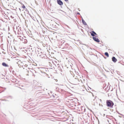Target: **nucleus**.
Here are the masks:
<instances>
[{"label":"nucleus","instance_id":"nucleus-6","mask_svg":"<svg viewBox=\"0 0 124 124\" xmlns=\"http://www.w3.org/2000/svg\"><path fill=\"white\" fill-rule=\"evenodd\" d=\"M2 65L4 66L7 67H8V65L5 62H3Z\"/></svg>","mask_w":124,"mask_h":124},{"label":"nucleus","instance_id":"nucleus-5","mask_svg":"<svg viewBox=\"0 0 124 124\" xmlns=\"http://www.w3.org/2000/svg\"><path fill=\"white\" fill-rule=\"evenodd\" d=\"M91 35L92 36H94L95 35H96V34L94 31H92L91 32H90Z\"/></svg>","mask_w":124,"mask_h":124},{"label":"nucleus","instance_id":"nucleus-7","mask_svg":"<svg viewBox=\"0 0 124 124\" xmlns=\"http://www.w3.org/2000/svg\"><path fill=\"white\" fill-rule=\"evenodd\" d=\"M82 22L83 23V24L85 25H87V23H86L85 22V21L83 19H82Z\"/></svg>","mask_w":124,"mask_h":124},{"label":"nucleus","instance_id":"nucleus-1","mask_svg":"<svg viewBox=\"0 0 124 124\" xmlns=\"http://www.w3.org/2000/svg\"><path fill=\"white\" fill-rule=\"evenodd\" d=\"M106 103L107 106L110 108L112 107L114 105L113 102L110 100H107L106 101Z\"/></svg>","mask_w":124,"mask_h":124},{"label":"nucleus","instance_id":"nucleus-10","mask_svg":"<svg viewBox=\"0 0 124 124\" xmlns=\"http://www.w3.org/2000/svg\"><path fill=\"white\" fill-rule=\"evenodd\" d=\"M66 1H68V0H64Z\"/></svg>","mask_w":124,"mask_h":124},{"label":"nucleus","instance_id":"nucleus-4","mask_svg":"<svg viewBox=\"0 0 124 124\" xmlns=\"http://www.w3.org/2000/svg\"><path fill=\"white\" fill-rule=\"evenodd\" d=\"M112 60L114 62H116L117 61V59L114 57H113L112 58Z\"/></svg>","mask_w":124,"mask_h":124},{"label":"nucleus","instance_id":"nucleus-9","mask_svg":"<svg viewBox=\"0 0 124 124\" xmlns=\"http://www.w3.org/2000/svg\"><path fill=\"white\" fill-rule=\"evenodd\" d=\"M22 8L23 9H24L25 8V6L24 5H23V6H22Z\"/></svg>","mask_w":124,"mask_h":124},{"label":"nucleus","instance_id":"nucleus-8","mask_svg":"<svg viewBox=\"0 0 124 124\" xmlns=\"http://www.w3.org/2000/svg\"><path fill=\"white\" fill-rule=\"evenodd\" d=\"M105 55L107 57H109V55L107 52H105Z\"/></svg>","mask_w":124,"mask_h":124},{"label":"nucleus","instance_id":"nucleus-2","mask_svg":"<svg viewBox=\"0 0 124 124\" xmlns=\"http://www.w3.org/2000/svg\"><path fill=\"white\" fill-rule=\"evenodd\" d=\"M58 3L61 5H62L63 4V3L60 0H57Z\"/></svg>","mask_w":124,"mask_h":124},{"label":"nucleus","instance_id":"nucleus-3","mask_svg":"<svg viewBox=\"0 0 124 124\" xmlns=\"http://www.w3.org/2000/svg\"><path fill=\"white\" fill-rule=\"evenodd\" d=\"M93 39L95 41L97 42H100V40L98 38H97L95 37H93Z\"/></svg>","mask_w":124,"mask_h":124}]
</instances>
